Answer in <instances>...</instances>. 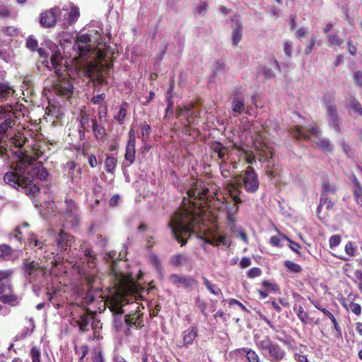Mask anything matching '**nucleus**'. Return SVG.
<instances>
[{
  "instance_id": "nucleus-59",
  "label": "nucleus",
  "mask_w": 362,
  "mask_h": 362,
  "mask_svg": "<svg viewBox=\"0 0 362 362\" xmlns=\"http://www.w3.org/2000/svg\"><path fill=\"white\" fill-rule=\"evenodd\" d=\"M228 303L230 305H238V307H240L243 310H244L245 312H248V313L250 312L243 303H241L240 301H238L236 299H234V298L230 299L228 301Z\"/></svg>"
},
{
  "instance_id": "nucleus-48",
  "label": "nucleus",
  "mask_w": 362,
  "mask_h": 362,
  "mask_svg": "<svg viewBox=\"0 0 362 362\" xmlns=\"http://www.w3.org/2000/svg\"><path fill=\"white\" fill-rule=\"evenodd\" d=\"M262 284L267 291H276L279 290V286L276 284H272L268 280H264Z\"/></svg>"
},
{
  "instance_id": "nucleus-33",
  "label": "nucleus",
  "mask_w": 362,
  "mask_h": 362,
  "mask_svg": "<svg viewBox=\"0 0 362 362\" xmlns=\"http://www.w3.org/2000/svg\"><path fill=\"white\" fill-rule=\"evenodd\" d=\"M117 159L112 156H107L105 159V168L108 173H113L116 168Z\"/></svg>"
},
{
  "instance_id": "nucleus-8",
  "label": "nucleus",
  "mask_w": 362,
  "mask_h": 362,
  "mask_svg": "<svg viewBox=\"0 0 362 362\" xmlns=\"http://www.w3.org/2000/svg\"><path fill=\"white\" fill-rule=\"evenodd\" d=\"M129 305V313L125 315V322L129 327H136L141 328L142 325L138 321L141 318L142 314L140 313L139 305L136 302L128 303Z\"/></svg>"
},
{
  "instance_id": "nucleus-3",
  "label": "nucleus",
  "mask_w": 362,
  "mask_h": 362,
  "mask_svg": "<svg viewBox=\"0 0 362 362\" xmlns=\"http://www.w3.org/2000/svg\"><path fill=\"white\" fill-rule=\"evenodd\" d=\"M257 346L267 353V358L271 362H280L286 356V351L269 336H264L262 340L257 342Z\"/></svg>"
},
{
  "instance_id": "nucleus-18",
  "label": "nucleus",
  "mask_w": 362,
  "mask_h": 362,
  "mask_svg": "<svg viewBox=\"0 0 362 362\" xmlns=\"http://www.w3.org/2000/svg\"><path fill=\"white\" fill-rule=\"evenodd\" d=\"M197 335L198 329L195 326L191 327L187 330H185L182 334L184 346H187L191 345Z\"/></svg>"
},
{
  "instance_id": "nucleus-11",
  "label": "nucleus",
  "mask_w": 362,
  "mask_h": 362,
  "mask_svg": "<svg viewBox=\"0 0 362 362\" xmlns=\"http://www.w3.org/2000/svg\"><path fill=\"white\" fill-rule=\"evenodd\" d=\"M169 279L175 286L180 287L183 286L187 288L197 284V281L191 276H180L177 274H172Z\"/></svg>"
},
{
  "instance_id": "nucleus-2",
  "label": "nucleus",
  "mask_w": 362,
  "mask_h": 362,
  "mask_svg": "<svg viewBox=\"0 0 362 362\" xmlns=\"http://www.w3.org/2000/svg\"><path fill=\"white\" fill-rule=\"evenodd\" d=\"M4 182L15 188L21 187L27 195L38 192L39 187L34 183L33 176L28 177L25 172L19 174L16 172H8L4 175Z\"/></svg>"
},
{
  "instance_id": "nucleus-49",
  "label": "nucleus",
  "mask_w": 362,
  "mask_h": 362,
  "mask_svg": "<svg viewBox=\"0 0 362 362\" xmlns=\"http://www.w3.org/2000/svg\"><path fill=\"white\" fill-rule=\"evenodd\" d=\"M341 237L339 235H333L329 238V243L330 248H333L339 245Z\"/></svg>"
},
{
  "instance_id": "nucleus-12",
  "label": "nucleus",
  "mask_w": 362,
  "mask_h": 362,
  "mask_svg": "<svg viewBox=\"0 0 362 362\" xmlns=\"http://www.w3.org/2000/svg\"><path fill=\"white\" fill-rule=\"evenodd\" d=\"M72 83L64 78H59L54 86L55 92L62 96L69 97L73 93Z\"/></svg>"
},
{
  "instance_id": "nucleus-42",
  "label": "nucleus",
  "mask_w": 362,
  "mask_h": 362,
  "mask_svg": "<svg viewBox=\"0 0 362 362\" xmlns=\"http://www.w3.org/2000/svg\"><path fill=\"white\" fill-rule=\"evenodd\" d=\"M201 239H203L204 240L205 243H208L212 245L218 246L220 243H223V240L225 238L223 236H221L219 238L216 239L215 238H202L200 237Z\"/></svg>"
},
{
  "instance_id": "nucleus-25",
  "label": "nucleus",
  "mask_w": 362,
  "mask_h": 362,
  "mask_svg": "<svg viewBox=\"0 0 362 362\" xmlns=\"http://www.w3.org/2000/svg\"><path fill=\"white\" fill-rule=\"evenodd\" d=\"M338 191L337 186L335 184H330L329 182L325 181L322 184L321 195L325 196L329 194H334Z\"/></svg>"
},
{
  "instance_id": "nucleus-7",
  "label": "nucleus",
  "mask_w": 362,
  "mask_h": 362,
  "mask_svg": "<svg viewBox=\"0 0 362 362\" xmlns=\"http://www.w3.org/2000/svg\"><path fill=\"white\" fill-rule=\"evenodd\" d=\"M90 42L91 39L89 35H81L75 40L73 48L78 52L81 57H86L91 53Z\"/></svg>"
},
{
  "instance_id": "nucleus-15",
  "label": "nucleus",
  "mask_w": 362,
  "mask_h": 362,
  "mask_svg": "<svg viewBox=\"0 0 362 362\" xmlns=\"http://www.w3.org/2000/svg\"><path fill=\"white\" fill-rule=\"evenodd\" d=\"M19 255L16 254V250L7 244H0V259L4 261H15L18 259Z\"/></svg>"
},
{
  "instance_id": "nucleus-28",
  "label": "nucleus",
  "mask_w": 362,
  "mask_h": 362,
  "mask_svg": "<svg viewBox=\"0 0 362 362\" xmlns=\"http://www.w3.org/2000/svg\"><path fill=\"white\" fill-rule=\"evenodd\" d=\"M236 163H228V162L223 161L220 164L221 173L223 177H228L230 174V168H236Z\"/></svg>"
},
{
  "instance_id": "nucleus-40",
  "label": "nucleus",
  "mask_w": 362,
  "mask_h": 362,
  "mask_svg": "<svg viewBox=\"0 0 362 362\" xmlns=\"http://www.w3.org/2000/svg\"><path fill=\"white\" fill-rule=\"evenodd\" d=\"M320 202H321V205L325 206L329 210L332 209L335 204V202L329 198L327 195L324 197L320 194Z\"/></svg>"
},
{
  "instance_id": "nucleus-10",
  "label": "nucleus",
  "mask_w": 362,
  "mask_h": 362,
  "mask_svg": "<svg viewBox=\"0 0 362 362\" xmlns=\"http://www.w3.org/2000/svg\"><path fill=\"white\" fill-rule=\"evenodd\" d=\"M61 12L58 7L51 8L49 11L43 12L40 17V23L44 28H52L57 22V16Z\"/></svg>"
},
{
  "instance_id": "nucleus-41",
  "label": "nucleus",
  "mask_w": 362,
  "mask_h": 362,
  "mask_svg": "<svg viewBox=\"0 0 362 362\" xmlns=\"http://www.w3.org/2000/svg\"><path fill=\"white\" fill-rule=\"evenodd\" d=\"M327 40L332 45H340L343 43V40L337 34L328 35Z\"/></svg>"
},
{
  "instance_id": "nucleus-60",
  "label": "nucleus",
  "mask_w": 362,
  "mask_h": 362,
  "mask_svg": "<svg viewBox=\"0 0 362 362\" xmlns=\"http://www.w3.org/2000/svg\"><path fill=\"white\" fill-rule=\"evenodd\" d=\"M354 251H355V248L354 247L352 243L349 242L345 246L346 253L350 256H354Z\"/></svg>"
},
{
  "instance_id": "nucleus-58",
  "label": "nucleus",
  "mask_w": 362,
  "mask_h": 362,
  "mask_svg": "<svg viewBox=\"0 0 362 362\" xmlns=\"http://www.w3.org/2000/svg\"><path fill=\"white\" fill-rule=\"evenodd\" d=\"M95 241L96 243L102 247H105L108 243L107 239L105 237H103L101 235H97V240Z\"/></svg>"
},
{
  "instance_id": "nucleus-64",
  "label": "nucleus",
  "mask_w": 362,
  "mask_h": 362,
  "mask_svg": "<svg viewBox=\"0 0 362 362\" xmlns=\"http://www.w3.org/2000/svg\"><path fill=\"white\" fill-rule=\"evenodd\" d=\"M294 359L297 362H309L306 356L300 354H296L294 355Z\"/></svg>"
},
{
  "instance_id": "nucleus-50",
  "label": "nucleus",
  "mask_w": 362,
  "mask_h": 362,
  "mask_svg": "<svg viewBox=\"0 0 362 362\" xmlns=\"http://www.w3.org/2000/svg\"><path fill=\"white\" fill-rule=\"evenodd\" d=\"M32 356V362H40V351L36 347H33L30 350Z\"/></svg>"
},
{
  "instance_id": "nucleus-13",
  "label": "nucleus",
  "mask_w": 362,
  "mask_h": 362,
  "mask_svg": "<svg viewBox=\"0 0 362 362\" xmlns=\"http://www.w3.org/2000/svg\"><path fill=\"white\" fill-rule=\"evenodd\" d=\"M135 144L136 139L132 138V139H129L127 145L126 146V151L124 154V160L122 162L123 168H128L132 165L135 160Z\"/></svg>"
},
{
  "instance_id": "nucleus-63",
  "label": "nucleus",
  "mask_w": 362,
  "mask_h": 362,
  "mask_svg": "<svg viewBox=\"0 0 362 362\" xmlns=\"http://www.w3.org/2000/svg\"><path fill=\"white\" fill-rule=\"evenodd\" d=\"M224 67V63L222 61H217L216 62V67L214 70V75L216 76L218 72L223 70Z\"/></svg>"
},
{
  "instance_id": "nucleus-24",
  "label": "nucleus",
  "mask_w": 362,
  "mask_h": 362,
  "mask_svg": "<svg viewBox=\"0 0 362 362\" xmlns=\"http://www.w3.org/2000/svg\"><path fill=\"white\" fill-rule=\"evenodd\" d=\"M92 122V129L94 133V136L97 139H102L105 135V129L104 127L99 125L97 122V119L95 117L91 119Z\"/></svg>"
},
{
  "instance_id": "nucleus-17",
  "label": "nucleus",
  "mask_w": 362,
  "mask_h": 362,
  "mask_svg": "<svg viewBox=\"0 0 362 362\" xmlns=\"http://www.w3.org/2000/svg\"><path fill=\"white\" fill-rule=\"evenodd\" d=\"M232 110L234 113L241 114L245 110V98L241 93H236L231 101Z\"/></svg>"
},
{
  "instance_id": "nucleus-57",
  "label": "nucleus",
  "mask_w": 362,
  "mask_h": 362,
  "mask_svg": "<svg viewBox=\"0 0 362 362\" xmlns=\"http://www.w3.org/2000/svg\"><path fill=\"white\" fill-rule=\"evenodd\" d=\"M262 74L266 78H272L274 77V74L272 70L268 67L263 66L262 68Z\"/></svg>"
},
{
  "instance_id": "nucleus-23",
  "label": "nucleus",
  "mask_w": 362,
  "mask_h": 362,
  "mask_svg": "<svg viewBox=\"0 0 362 362\" xmlns=\"http://www.w3.org/2000/svg\"><path fill=\"white\" fill-rule=\"evenodd\" d=\"M315 144L323 152H332L334 149V145L331 141L327 138H318L315 141Z\"/></svg>"
},
{
  "instance_id": "nucleus-19",
  "label": "nucleus",
  "mask_w": 362,
  "mask_h": 362,
  "mask_svg": "<svg viewBox=\"0 0 362 362\" xmlns=\"http://www.w3.org/2000/svg\"><path fill=\"white\" fill-rule=\"evenodd\" d=\"M0 301L4 304H8L11 306H16L21 302V298L11 292L0 296Z\"/></svg>"
},
{
  "instance_id": "nucleus-35",
  "label": "nucleus",
  "mask_w": 362,
  "mask_h": 362,
  "mask_svg": "<svg viewBox=\"0 0 362 362\" xmlns=\"http://www.w3.org/2000/svg\"><path fill=\"white\" fill-rule=\"evenodd\" d=\"M187 260L188 257L182 254L174 255L171 259L172 263L175 266H180L182 264L187 262Z\"/></svg>"
},
{
  "instance_id": "nucleus-27",
  "label": "nucleus",
  "mask_w": 362,
  "mask_h": 362,
  "mask_svg": "<svg viewBox=\"0 0 362 362\" xmlns=\"http://www.w3.org/2000/svg\"><path fill=\"white\" fill-rule=\"evenodd\" d=\"M71 11L68 13L67 21L69 24L75 23L80 16L78 7L70 3Z\"/></svg>"
},
{
  "instance_id": "nucleus-16",
  "label": "nucleus",
  "mask_w": 362,
  "mask_h": 362,
  "mask_svg": "<svg viewBox=\"0 0 362 362\" xmlns=\"http://www.w3.org/2000/svg\"><path fill=\"white\" fill-rule=\"evenodd\" d=\"M51 64L54 70V73L58 76H62L64 71H66L65 67L62 64V57L59 51L55 52L51 57Z\"/></svg>"
},
{
  "instance_id": "nucleus-20",
  "label": "nucleus",
  "mask_w": 362,
  "mask_h": 362,
  "mask_svg": "<svg viewBox=\"0 0 362 362\" xmlns=\"http://www.w3.org/2000/svg\"><path fill=\"white\" fill-rule=\"evenodd\" d=\"M15 91L7 82H0V100H7Z\"/></svg>"
},
{
  "instance_id": "nucleus-38",
  "label": "nucleus",
  "mask_w": 362,
  "mask_h": 362,
  "mask_svg": "<svg viewBox=\"0 0 362 362\" xmlns=\"http://www.w3.org/2000/svg\"><path fill=\"white\" fill-rule=\"evenodd\" d=\"M13 274L11 269L0 270V282L11 281Z\"/></svg>"
},
{
  "instance_id": "nucleus-45",
  "label": "nucleus",
  "mask_w": 362,
  "mask_h": 362,
  "mask_svg": "<svg viewBox=\"0 0 362 362\" xmlns=\"http://www.w3.org/2000/svg\"><path fill=\"white\" fill-rule=\"evenodd\" d=\"M127 116V110L124 107H120L117 116L115 117V119H117L119 124H123L124 122V119Z\"/></svg>"
},
{
  "instance_id": "nucleus-21",
  "label": "nucleus",
  "mask_w": 362,
  "mask_h": 362,
  "mask_svg": "<svg viewBox=\"0 0 362 362\" xmlns=\"http://www.w3.org/2000/svg\"><path fill=\"white\" fill-rule=\"evenodd\" d=\"M315 308L318 310H321L325 315H327L329 319H332V322L334 325V328L337 332L336 337L338 339L342 338V332L341 328L337 322L334 316L326 308H321L320 307L315 305Z\"/></svg>"
},
{
  "instance_id": "nucleus-6",
  "label": "nucleus",
  "mask_w": 362,
  "mask_h": 362,
  "mask_svg": "<svg viewBox=\"0 0 362 362\" xmlns=\"http://www.w3.org/2000/svg\"><path fill=\"white\" fill-rule=\"evenodd\" d=\"M243 186L250 193H255L259 189L257 175L251 166H248L243 175Z\"/></svg>"
},
{
  "instance_id": "nucleus-29",
  "label": "nucleus",
  "mask_w": 362,
  "mask_h": 362,
  "mask_svg": "<svg viewBox=\"0 0 362 362\" xmlns=\"http://www.w3.org/2000/svg\"><path fill=\"white\" fill-rule=\"evenodd\" d=\"M243 28L240 24H238L237 27L233 30L232 33V40L234 45H237L242 38Z\"/></svg>"
},
{
  "instance_id": "nucleus-4",
  "label": "nucleus",
  "mask_w": 362,
  "mask_h": 362,
  "mask_svg": "<svg viewBox=\"0 0 362 362\" xmlns=\"http://www.w3.org/2000/svg\"><path fill=\"white\" fill-rule=\"evenodd\" d=\"M327 123L331 129L337 134L341 132L342 119L339 117L336 105L331 100L325 98Z\"/></svg>"
},
{
  "instance_id": "nucleus-51",
  "label": "nucleus",
  "mask_w": 362,
  "mask_h": 362,
  "mask_svg": "<svg viewBox=\"0 0 362 362\" xmlns=\"http://www.w3.org/2000/svg\"><path fill=\"white\" fill-rule=\"evenodd\" d=\"M90 119L88 115L86 114L82 115L80 117V124L81 128L88 132L89 130L86 129V127H89Z\"/></svg>"
},
{
  "instance_id": "nucleus-9",
  "label": "nucleus",
  "mask_w": 362,
  "mask_h": 362,
  "mask_svg": "<svg viewBox=\"0 0 362 362\" xmlns=\"http://www.w3.org/2000/svg\"><path fill=\"white\" fill-rule=\"evenodd\" d=\"M25 277L30 282H33L41 272V267L35 261H25L23 264Z\"/></svg>"
},
{
  "instance_id": "nucleus-34",
  "label": "nucleus",
  "mask_w": 362,
  "mask_h": 362,
  "mask_svg": "<svg viewBox=\"0 0 362 362\" xmlns=\"http://www.w3.org/2000/svg\"><path fill=\"white\" fill-rule=\"evenodd\" d=\"M33 173L30 175L28 170V177L35 176L37 175V177H39L40 180H45L47 176V173L44 170V169L42 168L41 169L40 168H37L36 169L33 168Z\"/></svg>"
},
{
  "instance_id": "nucleus-53",
  "label": "nucleus",
  "mask_w": 362,
  "mask_h": 362,
  "mask_svg": "<svg viewBox=\"0 0 362 362\" xmlns=\"http://www.w3.org/2000/svg\"><path fill=\"white\" fill-rule=\"evenodd\" d=\"M292 48H293V45L291 42L286 41L284 43V53L289 58L291 57V56H292Z\"/></svg>"
},
{
  "instance_id": "nucleus-22",
  "label": "nucleus",
  "mask_w": 362,
  "mask_h": 362,
  "mask_svg": "<svg viewBox=\"0 0 362 362\" xmlns=\"http://www.w3.org/2000/svg\"><path fill=\"white\" fill-rule=\"evenodd\" d=\"M348 108L352 110L354 112L362 116V107L360 102L354 96H349L346 99Z\"/></svg>"
},
{
  "instance_id": "nucleus-32",
  "label": "nucleus",
  "mask_w": 362,
  "mask_h": 362,
  "mask_svg": "<svg viewBox=\"0 0 362 362\" xmlns=\"http://www.w3.org/2000/svg\"><path fill=\"white\" fill-rule=\"evenodd\" d=\"M284 264L290 272L293 273H300L302 271L301 267L292 261L286 260Z\"/></svg>"
},
{
  "instance_id": "nucleus-39",
  "label": "nucleus",
  "mask_w": 362,
  "mask_h": 362,
  "mask_svg": "<svg viewBox=\"0 0 362 362\" xmlns=\"http://www.w3.org/2000/svg\"><path fill=\"white\" fill-rule=\"evenodd\" d=\"M208 4L205 1H201L195 6L194 13L196 15L203 16L206 13Z\"/></svg>"
},
{
  "instance_id": "nucleus-55",
  "label": "nucleus",
  "mask_w": 362,
  "mask_h": 362,
  "mask_svg": "<svg viewBox=\"0 0 362 362\" xmlns=\"http://www.w3.org/2000/svg\"><path fill=\"white\" fill-rule=\"evenodd\" d=\"M110 309L114 313L117 314V315H122L124 313V310L122 308V306L117 303L113 304L111 306Z\"/></svg>"
},
{
  "instance_id": "nucleus-1",
  "label": "nucleus",
  "mask_w": 362,
  "mask_h": 362,
  "mask_svg": "<svg viewBox=\"0 0 362 362\" xmlns=\"http://www.w3.org/2000/svg\"><path fill=\"white\" fill-rule=\"evenodd\" d=\"M193 222V216L186 210L175 213L168 222V227L170 229L172 235L181 244V246L185 245L187 242L185 236H189L194 233Z\"/></svg>"
},
{
  "instance_id": "nucleus-26",
  "label": "nucleus",
  "mask_w": 362,
  "mask_h": 362,
  "mask_svg": "<svg viewBox=\"0 0 362 362\" xmlns=\"http://www.w3.org/2000/svg\"><path fill=\"white\" fill-rule=\"evenodd\" d=\"M90 319V317L88 314H83L80 316L79 320L76 321V324L81 332H86L88 330Z\"/></svg>"
},
{
  "instance_id": "nucleus-43",
  "label": "nucleus",
  "mask_w": 362,
  "mask_h": 362,
  "mask_svg": "<svg viewBox=\"0 0 362 362\" xmlns=\"http://www.w3.org/2000/svg\"><path fill=\"white\" fill-rule=\"evenodd\" d=\"M353 193L355 202L362 206V187L354 189Z\"/></svg>"
},
{
  "instance_id": "nucleus-30",
  "label": "nucleus",
  "mask_w": 362,
  "mask_h": 362,
  "mask_svg": "<svg viewBox=\"0 0 362 362\" xmlns=\"http://www.w3.org/2000/svg\"><path fill=\"white\" fill-rule=\"evenodd\" d=\"M293 310L296 312V314L300 319V320L305 325L307 324V319L308 318V315L306 312H305L303 308L300 305L297 307L295 305L293 307Z\"/></svg>"
},
{
  "instance_id": "nucleus-54",
  "label": "nucleus",
  "mask_w": 362,
  "mask_h": 362,
  "mask_svg": "<svg viewBox=\"0 0 362 362\" xmlns=\"http://www.w3.org/2000/svg\"><path fill=\"white\" fill-rule=\"evenodd\" d=\"M349 309L352 313L356 314V315H359L361 313V307L359 304L356 303H351L349 305Z\"/></svg>"
},
{
  "instance_id": "nucleus-36",
  "label": "nucleus",
  "mask_w": 362,
  "mask_h": 362,
  "mask_svg": "<svg viewBox=\"0 0 362 362\" xmlns=\"http://www.w3.org/2000/svg\"><path fill=\"white\" fill-rule=\"evenodd\" d=\"M240 191L235 187H233V189L230 191V194L235 206H238L242 203L241 199L239 197Z\"/></svg>"
},
{
  "instance_id": "nucleus-44",
  "label": "nucleus",
  "mask_w": 362,
  "mask_h": 362,
  "mask_svg": "<svg viewBox=\"0 0 362 362\" xmlns=\"http://www.w3.org/2000/svg\"><path fill=\"white\" fill-rule=\"evenodd\" d=\"M12 291V285L11 281L0 282V296L11 292Z\"/></svg>"
},
{
  "instance_id": "nucleus-46",
  "label": "nucleus",
  "mask_w": 362,
  "mask_h": 362,
  "mask_svg": "<svg viewBox=\"0 0 362 362\" xmlns=\"http://www.w3.org/2000/svg\"><path fill=\"white\" fill-rule=\"evenodd\" d=\"M1 30L4 34L10 37H13L17 33V30L13 26L3 27Z\"/></svg>"
},
{
  "instance_id": "nucleus-14",
  "label": "nucleus",
  "mask_w": 362,
  "mask_h": 362,
  "mask_svg": "<svg viewBox=\"0 0 362 362\" xmlns=\"http://www.w3.org/2000/svg\"><path fill=\"white\" fill-rule=\"evenodd\" d=\"M74 241V236L64 232V230L60 231L56 239L57 245L61 251H66L69 248L71 247V243Z\"/></svg>"
},
{
  "instance_id": "nucleus-47",
  "label": "nucleus",
  "mask_w": 362,
  "mask_h": 362,
  "mask_svg": "<svg viewBox=\"0 0 362 362\" xmlns=\"http://www.w3.org/2000/svg\"><path fill=\"white\" fill-rule=\"evenodd\" d=\"M11 15L9 8L6 5H0V18L6 19Z\"/></svg>"
},
{
  "instance_id": "nucleus-37",
  "label": "nucleus",
  "mask_w": 362,
  "mask_h": 362,
  "mask_svg": "<svg viewBox=\"0 0 362 362\" xmlns=\"http://www.w3.org/2000/svg\"><path fill=\"white\" fill-rule=\"evenodd\" d=\"M38 46L37 40L33 36H29L26 40V47L32 52L36 51Z\"/></svg>"
},
{
  "instance_id": "nucleus-5",
  "label": "nucleus",
  "mask_w": 362,
  "mask_h": 362,
  "mask_svg": "<svg viewBox=\"0 0 362 362\" xmlns=\"http://www.w3.org/2000/svg\"><path fill=\"white\" fill-rule=\"evenodd\" d=\"M17 116L11 105L0 106V133H5L8 129L12 128Z\"/></svg>"
},
{
  "instance_id": "nucleus-56",
  "label": "nucleus",
  "mask_w": 362,
  "mask_h": 362,
  "mask_svg": "<svg viewBox=\"0 0 362 362\" xmlns=\"http://www.w3.org/2000/svg\"><path fill=\"white\" fill-rule=\"evenodd\" d=\"M105 98V93H102V94H98L97 95H95L91 99V102L93 103V104H101L104 100Z\"/></svg>"
},
{
  "instance_id": "nucleus-61",
  "label": "nucleus",
  "mask_w": 362,
  "mask_h": 362,
  "mask_svg": "<svg viewBox=\"0 0 362 362\" xmlns=\"http://www.w3.org/2000/svg\"><path fill=\"white\" fill-rule=\"evenodd\" d=\"M354 80L355 83L358 86H362V72L356 71L354 75Z\"/></svg>"
},
{
  "instance_id": "nucleus-62",
  "label": "nucleus",
  "mask_w": 362,
  "mask_h": 362,
  "mask_svg": "<svg viewBox=\"0 0 362 362\" xmlns=\"http://www.w3.org/2000/svg\"><path fill=\"white\" fill-rule=\"evenodd\" d=\"M252 262L249 257H243L240 262V267L241 268H246L251 264Z\"/></svg>"
},
{
  "instance_id": "nucleus-31",
  "label": "nucleus",
  "mask_w": 362,
  "mask_h": 362,
  "mask_svg": "<svg viewBox=\"0 0 362 362\" xmlns=\"http://www.w3.org/2000/svg\"><path fill=\"white\" fill-rule=\"evenodd\" d=\"M204 284L207 288V289L214 295H222L221 291L220 288H216L214 285H213L206 277H203Z\"/></svg>"
},
{
  "instance_id": "nucleus-52",
  "label": "nucleus",
  "mask_w": 362,
  "mask_h": 362,
  "mask_svg": "<svg viewBox=\"0 0 362 362\" xmlns=\"http://www.w3.org/2000/svg\"><path fill=\"white\" fill-rule=\"evenodd\" d=\"M262 274V270L258 267H253L250 269L247 272V277L252 279L257 276H259Z\"/></svg>"
}]
</instances>
